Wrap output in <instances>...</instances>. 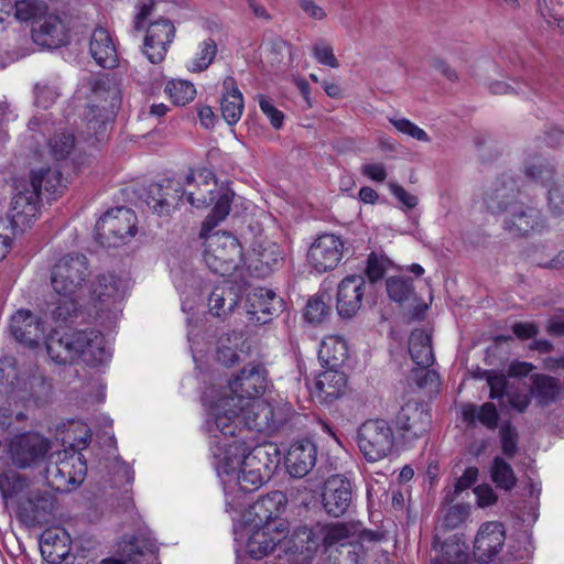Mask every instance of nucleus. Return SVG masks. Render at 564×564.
Instances as JSON below:
<instances>
[{
    "instance_id": "nucleus-1",
    "label": "nucleus",
    "mask_w": 564,
    "mask_h": 564,
    "mask_svg": "<svg viewBox=\"0 0 564 564\" xmlns=\"http://www.w3.org/2000/svg\"><path fill=\"white\" fill-rule=\"evenodd\" d=\"M64 188L62 173L52 167L32 171L29 182H19L8 214L11 234L18 236L31 227L39 213L43 193L47 199H56Z\"/></svg>"
},
{
    "instance_id": "nucleus-2",
    "label": "nucleus",
    "mask_w": 564,
    "mask_h": 564,
    "mask_svg": "<svg viewBox=\"0 0 564 564\" xmlns=\"http://www.w3.org/2000/svg\"><path fill=\"white\" fill-rule=\"evenodd\" d=\"M50 358L58 365L82 360L90 367L98 366L109 358L104 336L97 329L54 330L45 341Z\"/></svg>"
},
{
    "instance_id": "nucleus-3",
    "label": "nucleus",
    "mask_w": 564,
    "mask_h": 564,
    "mask_svg": "<svg viewBox=\"0 0 564 564\" xmlns=\"http://www.w3.org/2000/svg\"><path fill=\"white\" fill-rule=\"evenodd\" d=\"M193 183H196V185L194 188L185 189L184 196L196 208L207 207L215 203L213 209L202 224L203 234L213 231L229 214L235 193L228 186L221 185L218 187L215 173L208 169H200L197 173H188L184 184L192 186Z\"/></svg>"
},
{
    "instance_id": "nucleus-4",
    "label": "nucleus",
    "mask_w": 564,
    "mask_h": 564,
    "mask_svg": "<svg viewBox=\"0 0 564 564\" xmlns=\"http://www.w3.org/2000/svg\"><path fill=\"white\" fill-rule=\"evenodd\" d=\"M270 420H272L271 403L258 400L249 404H234V408L221 409L215 416L213 425L224 436L240 440L245 432L256 431L272 434Z\"/></svg>"
},
{
    "instance_id": "nucleus-5",
    "label": "nucleus",
    "mask_w": 564,
    "mask_h": 564,
    "mask_svg": "<svg viewBox=\"0 0 564 564\" xmlns=\"http://www.w3.org/2000/svg\"><path fill=\"white\" fill-rule=\"evenodd\" d=\"M203 259L208 269L221 276L230 275L241 261L242 249L238 239L229 231H206Z\"/></svg>"
},
{
    "instance_id": "nucleus-6",
    "label": "nucleus",
    "mask_w": 564,
    "mask_h": 564,
    "mask_svg": "<svg viewBox=\"0 0 564 564\" xmlns=\"http://www.w3.org/2000/svg\"><path fill=\"white\" fill-rule=\"evenodd\" d=\"M288 503L286 496L274 490L261 496L242 514L246 528H264L279 533H290L289 522L281 517Z\"/></svg>"
},
{
    "instance_id": "nucleus-7",
    "label": "nucleus",
    "mask_w": 564,
    "mask_h": 564,
    "mask_svg": "<svg viewBox=\"0 0 564 564\" xmlns=\"http://www.w3.org/2000/svg\"><path fill=\"white\" fill-rule=\"evenodd\" d=\"M137 230L135 213L124 206L107 210L95 226L96 239L105 248L126 245Z\"/></svg>"
},
{
    "instance_id": "nucleus-8",
    "label": "nucleus",
    "mask_w": 564,
    "mask_h": 564,
    "mask_svg": "<svg viewBox=\"0 0 564 564\" xmlns=\"http://www.w3.org/2000/svg\"><path fill=\"white\" fill-rule=\"evenodd\" d=\"M228 387L230 395L221 401L223 409L259 399L268 387V371L262 364L250 362L229 379Z\"/></svg>"
},
{
    "instance_id": "nucleus-9",
    "label": "nucleus",
    "mask_w": 564,
    "mask_h": 564,
    "mask_svg": "<svg viewBox=\"0 0 564 564\" xmlns=\"http://www.w3.org/2000/svg\"><path fill=\"white\" fill-rule=\"evenodd\" d=\"M51 448L47 437L36 432H24L9 441L7 453L17 469H36L45 463Z\"/></svg>"
},
{
    "instance_id": "nucleus-10",
    "label": "nucleus",
    "mask_w": 564,
    "mask_h": 564,
    "mask_svg": "<svg viewBox=\"0 0 564 564\" xmlns=\"http://www.w3.org/2000/svg\"><path fill=\"white\" fill-rule=\"evenodd\" d=\"M90 275L89 261L83 253H67L53 265L51 285L57 295L76 294Z\"/></svg>"
},
{
    "instance_id": "nucleus-11",
    "label": "nucleus",
    "mask_w": 564,
    "mask_h": 564,
    "mask_svg": "<svg viewBox=\"0 0 564 564\" xmlns=\"http://www.w3.org/2000/svg\"><path fill=\"white\" fill-rule=\"evenodd\" d=\"M357 443L368 462H378L392 453L395 437L386 420L376 419L368 420L359 426Z\"/></svg>"
},
{
    "instance_id": "nucleus-12",
    "label": "nucleus",
    "mask_w": 564,
    "mask_h": 564,
    "mask_svg": "<svg viewBox=\"0 0 564 564\" xmlns=\"http://www.w3.org/2000/svg\"><path fill=\"white\" fill-rule=\"evenodd\" d=\"M432 424V415L423 402L408 401L394 417L398 435L404 446L412 445L427 434Z\"/></svg>"
},
{
    "instance_id": "nucleus-13",
    "label": "nucleus",
    "mask_w": 564,
    "mask_h": 564,
    "mask_svg": "<svg viewBox=\"0 0 564 564\" xmlns=\"http://www.w3.org/2000/svg\"><path fill=\"white\" fill-rule=\"evenodd\" d=\"M56 498L46 490L34 489L17 501V518L26 527H42L54 518Z\"/></svg>"
},
{
    "instance_id": "nucleus-14",
    "label": "nucleus",
    "mask_w": 564,
    "mask_h": 564,
    "mask_svg": "<svg viewBox=\"0 0 564 564\" xmlns=\"http://www.w3.org/2000/svg\"><path fill=\"white\" fill-rule=\"evenodd\" d=\"M185 188L173 178H164L149 184L141 197L153 213L170 216L183 203Z\"/></svg>"
},
{
    "instance_id": "nucleus-15",
    "label": "nucleus",
    "mask_w": 564,
    "mask_h": 564,
    "mask_svg": "<svg viewBox=\"0 0 564 564\" xmlns=\"http://www.w3.org/2000/svg\"><path fill=\"white\" fill-rule=\"evenodd\" d=\"M158 552L155 540L144 534L126 536L118 544L117 557L104 558L100 564H154Z\"/></svg>"
},
{
    "instance_id": "nucleus-16",
    "label": "nucleus",
    "mask_w": 564,
    "mask_h": 564,
    "mask_svg": "<svg viewBox=\"0 0 564 564\" xmlns=\"http://www.w3.org/2000/svg\"><path fill=\"white\" fill-rule=\"evenodd\" d=\"M502 228L511 237H528L542 232L545 228V219L540 209L518 202L505 213Z\"/></svg>"
},
{
    "instance_id": "nucleus-17",
    "label": "nucleus",
    "mask_w": 564,
    "mask_h": 564,
    "mask_svg": "<svg viewBox=\"0 0 564 564\" xmlns=\"http://www.w3.org/2000/svg\"><path fill=\"white\" fill-rule=\"evenodd\" d=\"M322 506L333 518L346 514L352 507L354 486L344 475L329 476L322 488Z\"/></svg>"
},
{
    "instance_id": "nucleus-18",
    "label": "nucleus",
    "mask_w": 564,
    "mask_h": 564,
    "mask_svg": "<svg viewBox=\"0 0 564 564\" xmlns=\"http://www.w3.org/2000/svg\"><path fill=\"white\" fill-rule=\"evenodd\" d=\"M245 284L236 280L226 279L214 286L208 297L209 313L225 322L239 307L243 297Z\"/></svg>"
},
{
    "instance_id": "nucleus-19",
    "label": "nucleus",
    "mask_w": 564,
    "mask_h": 564,
    "mask_svg": "<svg viewBox=\"0 0 564 564\" xmlns=\"http://www.w3.org/2000/svg\"><path fill=\"white\" fill-rule=\"evenodd\" d=\"M224 446L226 447L223 458L224 465L218 467V470L229 475L239 468L237 482L242 491H254L268 481L261 471H258L256 468L247 467L246 459L242 457L240 458V454L238 452L240 446H238V441H232Z\"/></svg>"
},
{
    "instance_id": "nucleus-20",
    "label": "nucleus",
    "mask_w": 564,
    "mask_h": 564,
    "mask_svg": "<svg viewBox=\"0 0 564 564\" xmlns=\"http://www.w3.org/2000/svg\"><path fill=\"white\" fill-rule=\"evenodd\" d=\"M175 32V26L170 19L160 18L149 23L143 40V53L152 64L164 61Z\"/></svg>"
},
{
    "instance_id": "nucleus-21",
    "label": "nucleus",
    "mask_w": 564,
    "mask_h": 564,
    "mask_svg": "<svg viewBox=\"0 0 564 564\" xmlns=\"http://www.w3.org/2000/svg\"><path fill=\"white\" fill-rule=\"evenodd\" d=\"M284 300L270 289H254L247 295V313L257 325L272 322L284 311Z\"/></svg>"
},
{
    "instance_id": "nucleus-22",
    "label": "nucleus",
    "mask_w": 564,
    "mask_h": 564,
    "mask_svg": "<svg viewBox=\"0 0 564 564\" xmlns=\"http://www.w3.org/2000/svg\"><path fill=\"white\" fill-rule=\"evenodd\" d=\"M344 242L334 234L318 236L307 252V259L318 272L335 269L343 257Z\"/></svg>"
},
{
    "instance_id": "nucleus-23",
    "label": "nucleus",
    "mask_w": 564,
    "mask_h": 564,
    "mask_svg": "<svg viewBox=\"0 0 564 564\" xmlns=\"http://www.w3.org/2000/svg\"><path fill=\"white\" fill-rule=\"evenodd\" d=\"M238 441V449L240 458L246 459L247 467L256 468L264 476L267 480H270L275 470L280 465V452L274 444H260L254 447H250L241 437Z\"/></svg>"
},
{
    "instance_id": "nucleus-24",
    "label": "nucleus",
    "mask_w": 564,
    "mask_h": 564,
    "mask_svg": "<svg viewBox=\"0 0 564 564\" xmlns=\"http://www.w3.org/2000/svg\"><path fill=\"white\" fill-rule=\"evenodd\" d=\"M520 188L517 180L507 173L498 176L484 194V204L491 214L506 213L518 203Z\"/></svg>"
},
{
    "instance_id": "nucleus-25",
    "label": "nucleus",
    "mask_w": 564,
    "mask_h": 564,
    "mask_svg": "<svg viewBox=\"0 0 564 564\" xmlns=\"http://www.w3.org/2000/svg\"><path fill=\"white\" fill-rule=\"evenodd\" d=\"M506 541L505 525L491 521L482 523L474 541L475 558L481 564L491 562L501 551Z\"/></svg>"
},
{
    "instance_id": "nucleus-26",
    "label": "nucleus",
    "mask_w": 564,
    "mask_h": 564,
    "mask_svg": "<svg viewBox=\"0 0 564 564\" xmlns=\"http://www.w3.org/2000/svg\"><path fill=\"white\" fill-rule=\"evenodd\" d=\"M32 39L35 44L48 50L59 48L69 41L65 23L54 14L34 21Z\"/></svg>"
},
{
    "instance_id": "nucleus-27",
    "label": "nucleus",
    "mask_w": 564,
    "mask_h": 564,
    "mask_svg": "<svg viewBox=\"0 0 564 564\" xmlns=\"http://www.w3.org/2000/svg\"><path fill=\"white\" fill-rule=\"evenodd\" d=\"M316 462L317 446L308 438L292 443L284 457L285 468L293 478L306 476L316 465Z\"/></svg>"
},
{
    "instance_id": "nucleus-28",
    "label": "nucleus",
    "mask_w": 564,
    "mask_h": 564,
    "mask_svg": "<svg viewBox=\"0 0 564 564\" xmlns=\"http://www.w3.org/2000/svg\"><path fill=\"white\" fill-rule=\"evenodd\" d=\"M10 333L14 339L29 348H36L44 336L41 318L29 310H19L10 319Z\"/></svg>"
},
{
    "instance_id": "nucleus-29",
    "label": "nucleus",
    "mask_w": 564,
    "mask_h": 564,
    "mask_svg": "<svg viewBox=\"0 0 564 564\" xmlns=\"http://www.w3.org/2000/svg\"><path fill=\"white\" fill-rule=\"evenodd\" d=\"M365 276L351 274L344 278L337 290V312L340 317L350 318L361 307L365 294Z\"/></svg>"
},
{
    "instance_id": "nucleus-30",
    "label": "nucleus",
    "mask_w": 564,
    "mask_h": 564,
    "mask_svg": "<svg viewBox=\"0 0 564 564\" xmlns=\"http://www.w3.org/2000/svg\"><path fill=\"white\" fill-rule=\"evenodd\" d=\"M346 389L347 375L344 371L325 369L317 376L312 395L319 404L330 405L345 394Z\"/></svg>"
},
{
    "instance_id": "nucleus-31",
    "label": "nucleus",
    "mask_w": 564,
    "mask_h": 564,
    "mask_svg": "<svg viewBox=\"0 0 564 564\" xmlns=\"http://www.w3.org/2000/svg\"><path fill=\"white\" fill-rule=\"evenodd\" d=\"M245 530L248 533L246 549L250 557L254 560H261L269 555L289 535V533H279L258 527H245Z\"/></svg>"
},
{
    "instance_id": "nucleus-32",
    "label": "nucleus",
    "mask_w": 564,
    "mask_h": 564,
    "mask_svg": "<svg viewBox=\"0 0 564 564\" xmlns=\"http://www.w3.org/2000/svg\"><path fill=\"white\" fill-rule=\"evenodd\" d=\"M89 52L95 62L102 68H113L118 64V54L109 32L97 28L89 42Z\"/></svg>"
},
{
    "instance_id": "nucleus-33",
    "label": "nucleus",
    "mask_w": 564,
    "mask_h": 564,
    "mask_svg": "<svg viewBox=\"0 0 564 564\" xmlns=\"http://www.w3.org/2000/svg\"><path fill=\"white\" fill-rule=\"evenodd\" d=\"M245 105L243 96L232 76H227L223 82L220 110L223 118L229 126L236 124L242 115Z\"/></svg>"
},
{
    "instance_id": "nucleus-34",
    "label": "nucleus",
    "mask_w": 564,
    "mask_h": 564,
    "mask_svg": "<svg viewBox=\"0 0 564 564\" xmlns=\"http://www.w3.org/2000/svg\"><path fill=\"white\" fill-rule=\"evenodd\" d=\"M116 108L108 104L89 102L84 111L87 135L100 141L106 133L107 126L113 119Z\"/></svg>"
},
{
    "instance_id": "nucleus-35",
    "label": "nucleus",
    "mask_w": 564,
    "mask_h": 564,
    "mask_svg": "<svg viewBox=\"0 0 564 564\" xmlns=\"http://www.w3.org/2000/svg\"><path fill=\"white\" fill-rule=\"evenodd\" d=\"M530 379V394L540 406H547L558 400L562 392L560 379L544 373H534Z\"/></svg>"
},
{
    "instance_id": "nucleus-36",
    "label": "nucleus",
    "mask_w": 564,
    "mask_h": 564,
    "mask_svg": "<svg viewBox=\"0 0 564 564\" xmlns=\"http://www.w3.org/2000/svg\"><path fill=\"white\" fill-rule=\"evenodd\" d=\"M321 546L319 529L316 527L300 525L293 530L288 542V550L294 554L311 557Z\"/></svg>"
},
{
    "instance_id": "nucleus-37",
    "label": "nucleus",
    "mask_w": 564,
    "mask_h": 564,
    "mask_svg": "<svg viewBox=\"0 0 564 564\" xmlns=\"http://www.w3.org/2000/svg\"><path fill=\"white\" fill-rule=\"evenodd\" d=\"M409 352L417 367H431L435 361L432 334L422 328L413 329L409 337Z\"/></svg>"
},
{
    "instance_id": "nucleus-38",
    "label": "nucleus",
    "mask_w": 564,
    "mask_h": 564,
    "mask_svg": "<svg viewBox=\"0 0 564 564\" xmlns=\"http://www.w3.org/2000/svg\"><path fill=\"white\" fill-rule=\"evenodd\" d=\"M348 357V345L338 336L324 340L318 351V360L326 369L340 370Z\"/></svg>"
},
{
    "instance_id": "nucleus-39",
    "label": "nucleus",
    "mask_w": 564,
    "mask_h": 564,
    "mask_svg": "<svg viewBox=\"0 0 564 564\" xmlns=\"http://www.w3.org/2000/svg\"><path fill=\"white\" fill-rule=\"evenodd\" d=\"M91 294L100 304L117 302L124 296V284L115 274H99L91 284Z\"/></svg>"
},
{
    "instance_id": "nucleus-40",
    "label": "nucleus",
    "mask_w": 564,
    "mask_h": 564,
    "mask_svg": "<svg viewBox=\"0 0 564 564\" xmlns=\"http://www.w3.org/2000/svg\"><path fill=\"white\" fill-rule=\"evenodd\" d=\"M87 83L94 98L91 102L118 107L119 89L108 74L91 75Z\"/></svg>"
},
{
    "instance_id": "nucleus-41",
    "label": "nucleus",
    "mask_w": 564,
    "mask_h": 564,
    "mask_svg": "<svg viewBox=\"0 0 564 564\" xmlns=\"http://www.w3.org/2000/svg\"><path fill=\"white\" fill-rule=\"evenodd\" d=\"M462 416L469 427L476 426V423L479 422L487 429L495 430L499 422V413L492 402H486L480 406L467 403L462 409Z\"/></svg>"
},
{
    "instance_id": "nucleus-42",
    "label": "nucleus",
    "mask_w": 564,
    "mask_h": 564,
    "mask_svg": "<svg viewBox=\"0 0 564 564\" xmlns=\"http://www.w3.org/2000/svg\"><path fill=\"white\" fill-rule=\"evenodd\" d=\"M433 547L435 550L440 547L442 560L446 564H465L468 560L466 545L456 534L447 538L443 542L436 538L433 542Z\"/></svg>"
},
{
    "instance_id": "nucleus-43",
    "label": "nucleus",
    "mask_w": 564,
    "mask_h": 564,
    "mask_svg": "<svg viewBox=\"0 0 564 564\" xmlns=\"http://www.w3.org/2000/svg\"><path fill=\"white\" fill-rule=\"evenodd\" d=\"M321 545L330 547L358 532L355 524L346 522L335 523L328 527H319Z\"/></svg>"
},
{
    "instance_id": "nucleus-44",
    "label": "nucleus",
    "mask_w": 564,
    "mask_h": 564,
    "mask_svg": "<svg viewBox=\"0 0 564 564\" xmlns=\"http://www.w3.org/2000/svg\"><path fill=\"white\" fill-rule=\"evenodd\" d=\"M490 477L498 488L506 491H511L518 480L511 465L500 456H496L492 460Z\"/></svg>"
},
{
    "instance_id": "nucleus-45",
    "label": "nucleus",
    "mask_w": 564,
    "mask_h": 564,
    "mask_svg": "<svg viewBox=\"0 0 564 564\" xmlns=\"http://www.w3.org/2000/svg\"><path fill=\"white\" fill-rule=\"evenodd\" d=\"M332 296L328 292H321L307 301L304 317L312 324L322 323L332 311Z\"/></svg>"
},
{
    "instance_id": "nucleus-46",
    "label": "nucleus",
    "mask_w": 564,
    "mask_h": 564,
    "mask_svg": "<svg viewBox=\"0 0 564 564\" xmlns=\"http://www.w3.org/2000/svg\"><path fill=\"white\" fill-rule=\"evenodd\" d=\"M72 466L67 462L46 467V480L50 487L57 492H69L75 489L73 482L68 480Z\"/></svg>"
},
{
    "instance_id": "nucleus-47",
    "label": "nucleus",
    "mask_w": 564,
    "mask_h": 564,
    "mask_svg": "<svg viewBox=\"0 0 564 564\" xmlns=\"http://www.w3.org/2000/svg\"><path fill=\"white\" fill-rule=\"evenodd\" d=\"M386 290L391 301L403 303L415 295L413 280L409 276H390L386 280Z\"/></svg>"
},
{
    "instance_id": "nucleus-48",
    "label": "nucleus",
    "mask_w": 564,
    "mask_h": 564,
    "mask_svg": "<svg viewBox=\"0 0 564 564\" xmlns=\"http://www.w3.org/2000/svg\"><path fill=\"white\" fill-rule=\"evenodd\" d=\"M79 312V304L76 294L59 295V299L53 303L51 317L56 323L73 322Z\"/></svg>"
},
{
    "instance_id": "nucleus-49",
    "label": "nucleus",
    "mask_w": 564,
    "mask_h": 564,
    "mask_svg": "<svg viewBox=\"0 0 564 564\" xmlns=\"http://www.w3.org/2000/svg\"><path fill=\"white\" fill-rule=\"evenodd\" d=\"M29 487V478L14 471L0 474V494L3 500L20 498Z\"/></svg>"
},
{
    "instance_id": "nucleus-50",
    "label": "nucleus",
    "mask_w": 564,
    "mask_h": 564,
    "mask_svg": "<svg viewBox=\"0 0 564 564\" xmlns=\"http://www.w3.org/2000/svg\"><path fill=\"white\" fill-rule=\"evenodd\" d=\"M391 265L392 261L387 256L378 254L375 251L370 252L366 260L365 280L367 279L369 284L376 285L384 279Z\"/></svg>"
},
{
    "instance_id": "nucleus-51",
    "label": "nucleus",
    "mask_w": 564,
    "mask_h": 564,
    "mask_svg": "<svg viewBox=\"0 0 564 564\" xmlns=\"http://www.w3.org/2000/svg\"><path fill=\"white\" fill-rule=\"evenodd\" d=\"M165 93L169 94L171 100L176 106H185L194 100L196 89L191 82L171 80L166 84Z\"/></svg>"
},
{
    "instance_id": "nucleus-52",
    "label": "nucleus",
    "mask_w": 564,
    "mask_h": 564,
    "mask_svg": "<svg viewBox=\"0 0 564 564\" xmlns=\"http://www.w3.org/2000/svg\"><path fill=\"white\" fill-rule=\"evenodd\" d=\"M281 259L279 248L275 245H270L259 252L258 258L251 265L256 271H259V276H267L274 270Z\"/></svg>"
},
{
    "instance_id": "nucleus-53",
    "label": "nucleus",
    "mask_w": 564,
    "mask_h": 564,
    "mask_svg": "<svg viewBox=\"0 0 564 564\" xmlns=\"http://www.w3.org/2000/svg\"><path fill=\"white\" fill-rule=\"evenodd\" d=\"M333 556V564H364L366 551L360 543H341Z\"/></svg>"
},
{
    "instance_id": "nucleus-54",
    "label": "nucleus",
    "mask_w": 564,
    "mask_h": 564,
    "mask_svg": "<svg viewBox=\"0 0 564 564\" xmlns=\"http://www.w3.org/2000/svg\"><path fill=\"white\" fill-rule=\"evenodd\" d=\"M51 154L56 161L65 160L75 147V138L72 133L61 132L48 140Z\"/></svg>"
},
{
    "instance_id": "nucleus-55",
    "label": "nucleus",
    "mask_w": 564,
    "mask_h": 564,
    "mask_svg": "<svg viewBox=\"0 0 564 564\" xmlns=\"http://www.w3.org/2000/svg\"><path fill=\"white\" fill-rule=\"evenodd\" d=\"M525 176L535 183H546L553 177L554 169L541 158H536L524 164Z\"/></svg>"
},
{
    "instance_id": "nucleus-56",
    "label": "nucleus",
    "mask_w": 564,
    "mask_h": 564,
    "mask_svg": "<svg viewBox=\"0 0 564 564\" xmlns=\"http://www.w3.org/2000/svg\"><path fill=\"white\" fill-rule=\"evenodd\" d=\"M479 470L475 466L467 467L464 474L458 477L454 484V489L448 490L444 497V502L449 505L454 502L456 497L460 495L464 490L470 488L476 484L478 479Z\"/></svg>"
},
{
    "instance_id": "nucleus-57",
    "label": "nucleus",
    "mask_w": 564,
    "mask_h": 564,
    "mask_svg": "<svg viewBox=\"0 0 564 564\" xmlns=\"http://www.w3.org/2000/svg\"><path fill=\"white\" fill-rule=\"evenodd\" d=\"M35 100L34 104L36 107L42 109H48L52 105L55 104L56 99L59 96V87L54 83H41L36 84L34 87Z\"/></svg>"
},
{
    "instance_id": "nucleus-58",
    "label": "nucleus",
    "mask_w": 564,
    "mask_h": 564,
    "mask_svg": "<svg viewBox=\"0 0 564 564\" xmlns=\"http://www.w3.org/2000/svg\"><path fill=\"white\" fill-rule=\"evenodd\" d=\"M501 451L508 458H513L518 453L519 435L517 429L508 423L500 429Z\"/></svg>"
},
{
    "instance_id": "nucleus-59",
    "label": "nucleus",
    "mask_w": 564,
    "mask_h": 564,
    "mask_svg": "<svg viewBox=\"0 0 564 564\" xmlns=\"http://www.w3.org/2000/svg\"><path fill=\"white\" fill-rule=\"evenodd\" d=\"M272 420H270L272 433L282 429L294 416V410L289 403H271Z\"/></svg>"
},
{
    "instance_id": "nucleus-60",
    "label": "nucleus",
    "mask_w": 564,
    "mask_h": 564,
    "mask_svg": "<svg viewBox=\"0 0 564 564\" xmlns=\"http://www.w3.org/2000/svg\"><path fill=\"white\" fill-rule=\"evenodd\" d=\"M257 98L261 111L268 117L271 126L276 130L280 129L283 126V112L273 105L272 98L265 95H258Z\"/></svg>"
},
{
    "instance_id": "nucleus-61",
    "label": "nucleus",
    "mask_w": 564,
    "mask_h": 564,
    "mask_svg": "<svg viewBox=\"0 0 564 564\" xmlns=\"http://www.w3.org/2000/svg\"><path fill=\"white\" fill-rule=\"evenodd\" d=\"M230 343L229 336H221L218 340L216 358L217 360L226 367H231L236 365L240 357L235 348L229 346Z\"/></svg>"
},
{
    "instance_id": "nucleus-62",
    "label": "nucleus",
    "mask_w": 564,
    "mask_h": 564,
    "mask_svg": "<svg viewBox=\"0 0 564 564\" xmlns=\"http://www.w3.org/2000/svg\"><path fill=\"white\" fill-rule=\"evenodd\" d=\"M389 121L393 124V127L399 132L408 134V135L412 137L413 139H416L419 141H422V142H430L431 141V139L427 135V133L423 129H421L420 127H417L416 124L411 122L409 119H405V118H401V119L390 118Z\"/></svg>"
},
{
    "instance_id": "nucleus-63",
    "label": "nucleus",
    "mask_w": 564,
    "mask_h": 564,
    "mask_svg": "<svg viewBox=\"0 0 564 564\" xmlns=\"http://www.w3.org/2000/svg\"><path fill=\"white\" fill-rule=\"evenodd\" d=\"M313 56L315 59L322 64L333 68L339 67V63L334 55L333 47L329 44H326L323 40L317 41L313 45Z\"/></svg>"
},
{
    "instance_id": "nucleus-64",
    "label": "nucleus",
    "mask_w": 564,
    "mask_h": 564,
    "mask_svg": "<svg viewBox=\"0 0 564 564\" xmlns=\"http://www.w3.org/2000/svg\"><path fill=\"white\" fill-rule=\"evenodd\" d=\"M549 207L553 215H564V178L556 181L549 191Z\"/></svg>"
}]
</instances>
